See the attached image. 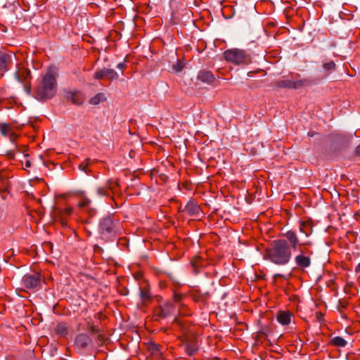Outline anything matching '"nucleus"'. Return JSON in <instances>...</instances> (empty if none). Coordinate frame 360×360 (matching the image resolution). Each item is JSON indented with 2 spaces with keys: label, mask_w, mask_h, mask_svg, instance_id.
Wrapping results in <instances>:
<instances>
[{
  "label": "nucleus",
  "mask_w": 360,
  "mask_h": 360,
  "mask_svg": "<svg viewBox=\"0 0 360 360\" xmlns=\"http://www.w3.org/2000/svg\"><path fill=\"white\" fill-rule=\"evenodd\" d=\"M25 87L26 91H27L28 94H30V91H31V89H30V87H27L26 86H25Z\"/></svg>",
  "instance_id": "obj_41"
},
{
  "label": "nucleus",
  "mask_w": 360,
  "mask_h": 360,
  "mask_svg": "<svg viewBox=\"0 0 360 360\" xmlns=\"http://www.w3.org/2000/svg\"><path fill=\"white\" fill-rule=\"evenodd\" d=\"M181 295L178 294H174V298L176 302H179L181 300Z\"/></svg>",
  "instance_id": "obj_37"
},
{
  "label": "nucleus",
  "mask_w": 360,
  "mask_h": 360,
  "mask_svg": "<svg viewBox=\"0 0 360 360\" xmlns=\"http://www.w3.org/2000/svg\"><path fill=\"white\" fill-rule=\"evenodd\" d=\"M225 60L237 65H248L252 63L250 53L243 49H230L224 52Z\"/></svg>",
  "instance_id": "obj_3"
},
{
  "label": "nucleus",
  "mask_w": 360,
  "mask_h": 360,
  "mask_svg": "<svg viewBox=\"0 0 360 360\" xmlns=\"http://www.w3.org/2000/svg\"><path fill=\"white\" fill-rule=\"evenodd\" d=\"M13 131V127L11 124L6 123H0V133L4 136H8Z\"/></svg>",
  "instance_id": "obj_19"
},
{
  "label": "nucleus",
  "mask_w": 360,
  "mask_h": 360,
  "mask_svg": "<svg viewBox=\"0 0 360 360\" xmlns=\"http://www.w3.org/2000/svg\"><path fill=\"white\" fill-rule=\"evenodd\" d=\"M5 155L8 160H13L15 158V150H8L6 151Z\"/></svg>",
  "instance_id": "obj_31"
},
{
  "label": "nucleus",
  "mask_w": 360,
  "mask_h": 360,
  "mask_svg": "<svg viewBox=\"0 0 360 360\" xmlns=\"http://www.w3.org/2000/svg\"><path fill=\"white\" fill-rule=\"evenodd\" d=\"M94 77L96 79H107L109 80H114L118 78V75L113 69L103 68L97 70L95 72Z\"/></svg>",
  "instance_id": "obj_10"
},
{
  "label": "nucleus",
  "mask_w": 360,
  "mask_h": 360,
  "mask_svg": "<svg viewBox=\"0 0 360 360\" xmlns=\"http://www.w3.org/2000/svg\"><path fill=\"white\" fill-rule=\"evenodd\" d=\"M278 278H283L284 279H287V277L285 275L281 274H276L274 276V278L276 280Z\"/></svg>",
  "instance_id": "obj_35"
},
{
  "label": "nucleus",
  "mask_w": 360,
  "mask_h": 360,
  "mask_svg": "<svg viewBox=\"0 0 360 360\" xmlns=\"http://www.w3.org/2000/svg\"><path fill=\"white\" fill-rule=\"evenodd\" d=\"M330 344L335 347H343L346 346L347 341L340 336H336L330 340Z\"/></svg>",
  "instance_id": "obj_20"
},
{
  "label": "nucleus",
  "mask_w": 360,
  "mask_h": 360,
  "mask_svg": "<svg viewBox=\"0 0 360 360\" xmlns=\"http://www.w3.org/2000/svg\"><path fill=\"white\" fill-rule=\"evenodd\" d=\"M198 79L207 84H212L215 80V77L210 71L202 70L199 72Z\"/></svg>",
  "instance_id": "obj_15"
},
{
  "label": "nucleus",
  "mask_w": 360,
  "mask_h": 360,
  "mask_svg": "<svg viewBox=\"0 0 360 360\" xmlns=\"http://www.w3.org/2000/svg\"><path fill=\"white\" fill-rule=\"evenodd\" d=\"M184 212H186L190 216L198 215L200 212L199 206L193 201H189L186 205Z\"/></svg>",
  "instance_id": "obj_17"
},
{
  "label": "nucleus",
  "mask_w": 360,
  "mask_h": 360,
  "mask_svg": "<svg viewBox=\"0 0 360 360\" xmlns=\"http://www.w3.org/2000/svg\"><path fill=\"white\" fill-rule=\"evenodd\" d=\"M13 64V55L0 51V75L7 72Z\"/></svg>",
  "instance_id": "obj_9"
},
{
  "label": "nucleus",
  "mask_w": 360,
  "mask_h": 360,
  "mask_svg": "<svg viewBox=\"0 0 360 360\" xmlns=\"http://www.w3.org/2000/svg\"><path fill=\"white\" fill-rule=\"evenodd\" d=\"M92 342L91 338L86 334H79L75 338V345L77 347L85 349Z\"/></svg>",
  "instance_id": "obj_12"
},
{
  "label": "nucleus",
  "mask_w": 360,
  "mask_h": 360,
  "mask_svg": "<svg viewBox=\"0 0 360 360\" xmlns=\"http://www.w3.org/2000/svg\"><path fill=\"white\" fill-rule=\"evenodd\" d=\"M312 252L307 248H299V253L295 257L297 268L304 269L311 265Z\"/></svg>",
  "instance_id": "obj_4"
},
{
  "label": "nucleus",
  "mask_w": 360,
  "mask_h": 360,
  "mask_svg": "<svg viewBox=\"0 0 360 360\" xmlns=\"http://www.w3.org/2000/svg\"><path fill=\"white\" fill-rule=\"evenodd\" d=\"M119 186V184L117 181H114L112 179L108 180L105 186L108 188V190L110 191L115 192L116 190V188Z\"/></svg>",
  "instance_id": "obj_24"
},
{
  "label": "nucleus",
  "mask_w": 360,
  "mask_h": 360,
  "mask_svg": "<svg viewBox=\"0 0 360 360\" xmlns=\"http://www.w3.org/2000/svg\"><path fill=\"white\" fill-rule=\"evenodd\" d=\"M11 142L14 143L18 138V135L13 131L11 134L8 136Z\"/></svg>",
  "instance_id": "obj_32"
},
{
  "label": "nucleus",
  "mask_w": 360,
  "mask_h": 360,
  "mask_svg": "<svg viewBox=\"0 0 360 360\" xmlns=\"http://www.w3.org/2000/svg\"><path fill=\"white\" fill-rule=\"evenodd\" d=\"M91 200L86 198L84 195V192H82L80 194V201L78 203V206L79 207H85L90 205Z\"/></svg>",
  "instance_id": "obj_23"
},
{
  "label": "nucleus",
  "mask_w": 360,
  "mask_h": 360,
  "mask_svg": "<svg viewBox=\"0 0 360 360\" xmlns=\"http://www.w3.org/2000/svg\"><path fill=\"white\" fill-rule=\"evenodd\" d=\"M92 331H93V332H95V331H96V329H94V328H92Z\"/></svg>",
  "instance_id": "obj_42"
},
{
  "label": "nucleus",
  "mask_w": 360,
  "mask_h": 360,
  "mask_svg": "<svg viewBox=\"0 0 360 360\" xmlns=\"http://www.w3.org/2000/svg\"><path fill=\"white\" fill-rule=\"evenodd\" d=\"M56 333L60 335H65L68 333V328L64 323H60L56 328Z\"/></svg>",
  "instance_id": "obj_21"
},
{
  "label": "nucleus",
  "mask_w": 360,
  "mask_h": 360,
  "mask_svg": "<svg viewBox=\"0 0 360 360\" xmlns=\"http://www.w3.org/2000/svg\"><path fill=\"white\" fill-rule=\"evenodd\" d=\"M16 79L20 82H24L30 78V71L23 65L19 63L15 72Z\"/></svg>",
  "instance_id": "obj_11"
},
{
  "label": "nucleus",
  "mask_w": 360,
  "mask_h": 360,
  "mask_svg": "<svg viewBox=\"0 0 360 360\" xmlns=\"http://www.w3.org/2000/svg\"><path fill=\"white\" fill-rule=\"evenodd\" d=\"M30 166H31V162H30V160H27L25 161V168H29V167H30Z\"/></svg>",
  "instance_id": "obj_38"
},
{
  "label": "nucleus",
  "mask_w": 360,
  "mask_h": 360,
  "mask_svg": "<svg viewBox=\"0 0 360 360\" xmlns=\"http://www.w3.org/2000/svg\"><path fill=\"white\" fill-rule=\"evenodd\" d=\"M173 312V306L171 304H166L161 306L156 312L159 318H166L170 316Z\"/></svg>",
  "instance_id": "obj_16"
},
{
  "label": "nucleus",
  "mask_w": 360,
  "mask_h": 360,
  "mask_svg": "<svg viewBox=\"0 0 360 360\" xmlns=\"http://www.w3.org/2000/svg\"><path fill=\"white\" fill-rule=\"evenodd\" d=\"M306 226H307L306 223H304V222H302V223L300 224V231H301V232L304 233H305V235H306L307 236H308L309 233H308L307 232H306V231H304V228H305Z\"/></svg>",
  "instance_id": "obj_34"
},
{
  "label": "nucleus",
  "mask_w": 360,
  "mask_h": 360,
  "mask_svg": "<svg viewBox=\"0 0 360 360\" xmlns=\"http://www.w3.org/2000/svg\"><path fill=\"white\" fill-rule=\"evenodd\" d=\"M292 314L288 311H279L276 314L277 321L283 325H288L291 321Z\"/></svg>",
  "instance_id": "obj_13"
},
{
  "label": "nucleus",
  "mask_w": 360,
  "mask_h": 360,
  "mask_svg": "<svg viewBox=\"0 0 360 360\" xmlns=\"http://www.w3.org/2000/svg\"><path fill=\"white\" fill-rule=\"evenodd\" d=\"M355 153L356 155H360V145L356 146V148L355 149Z\"/></svg>",
  "instance_id": "obj_39"
},
{
  "label": "nucleus",
  "mask_w": 360,
  "mask_h": 360,
  "mask_svg": "<svg viewBox=\"0 0 360 360\" xmlns=\"http://www.w3.org/2000/svg\"><path fill=\"white\" fill-rule=\"evenodd\" d=\"M140 296L144 303L150 300V293L147 285L140 287Z\"/></svg>",
  "instance_id": "obj_18"
},
{
  "label": "nucleus",
  "mask_w": 360,
  "mask_h": 360,
  "mask_svg": "<svg viewBox=\"0 0 360 360\" xmlns=\"http://www.w3.org/2000/svg\"><path fill=\"white\" fill-rule=\"evenodd\" d=\"M117 68L120 70H124L126 68V65L124 63H120L117 64Z\"/></svg>",
  "instance_id": "obj_36"
},
{
  "label": "nucleus",
  "mask_w": 360,
  "mask_h": 360,
  "mask_svg": "<svg viewBox=\"0 0 360 360\" xmlns=\"http://www.w3.org/2000/svg\"><path fill=\"white\" fill-rule=\"evenodd\" d=\"M105 95L103 94L99 93V94H96L95 96L92 97L90 99L89 103L91 105H98L101 101H105Z\"/></svg>",
  "instance_id": "obj_22"
},
{
  "label": "nucleus",
  "mask_w": 360,
  "mask_h": 360,
  "mask_svg": "<svg viewBox=\"0 0 360 360\" xmlns=\"http://www.w3.org/2000/svg\"><path fill=\"white\" fill-rule=\"evenodd\" d=\"M311 80L309 79H285L278 82V85L281 88L297 89L304 86L311 85Z\"/></svg>",
  "instance_id": "obj_6"
},
{
  "label": "nucleus",
  "mask_w": 360,
  "mask_h": 360,
  "mask_svg": "<svg viewBox=\"0 0 360 360\" xmlns=\"http://www.w3.org/2000/svg\"><path fill=\"white\" fill-rule=\"evenodd\" d=\"M72 207H67L65 208L63 212H62V217H63L64 216H69L72 214ZM61 224L63 226H66V222L65 221L64 219L63 218H61Z\"/></svg>",
  "instance_id": "obj_27"
},
{
  "label": "nucleus",
  "mask_w": 360,
  "mask_h": 360,
  "mask_svg": "<svg viewBox=\"0 0 360 360\" xmlns=\"http://www.w3.org/2000/svg\"><path fill=\"white\" fill-rule=\"evenodd\" d=\"M184 67V63L183 61L177 60V61L173 64L172 70L176 72H181Z\"/></svg>",
  "instance_id": "obj_25"
},
{
  "label": "nucleus",
  "mask_w": 360,
  "mask_h": 360,
  "mask_svg": "<svg viewBox=\"0 0 360 360\" xmlns=\"http://www.w3.org/2000/svg\"><path fill=\"white\" fill-rule=\"evenodd\" d=\"M42 281L41 275L39 273L27 274L22 278V284L27 289L37 290L41 287Z\"/></svg>",
  "instance_id": "obj_5"
},
{
  "label": "nucleus",
  "mask_w": 360,
  "mask_h": 360,
  "mask_svg": "<svg viewBox=\"0 0 360 360\" xmlns=\"http://www.w3.org/2000/svg\"><path fill=\"white\" fill-rule=\"evenodd\" d=\"M292 252L285 239L272 241L271 247L266 249L265 257L277 265H285L290 260Z\"/></svg>",
  "instance_id": "obj_1"
},
{
  "label": "nucleus",
  "mask_w": 360,
  "mask_h": 360,
  "mask_svg": "<svg viewBox=\"0 0 360 360\" xmlns=\"http://www.w3.org/2000/svg\"><path fill=\"white\" fill-rule=\"evenodd\" d=\"M88 165H89V162H82V163L79 165V169H80L81 170H82L83 172H84L87 173L86 167H87Z\"/></svg>",
  "instance_id": "obj_33"
},
{
  "label": "nucleus",
  "mask_w": 360,
  "mask_h": 360,
  "mask_svg": "<svg viewBox=\"0 0 360 360\" xmlns=\"http://www.w3.org/2000/svg\"><path fill=\"white\" fill-rule=\"evenodd\" d=\"M99 231L103 235H110L115 232V224L110 216L105 217L100 221Z\"/></svg>",
  "instance_id": "obj_8"
},
{
  "label": "nucleus",
  "mask_w": 360,
  "mask_h": 360,
  "mask_svg": "<svg viewBox=\"0 0 360 360\" xmlns=\"http://www.w3.org/2000/svg\"><path fill=\"white\" fill-rule=\"evenodd\" d=\"M97 194L99 196L103 197L107 196L109 195V191L106 188V186L104 187H98L96 190Z\"/></svg>",
  "instance_id": "obj_28"
},
{
  "label": "nucleus",
  "mask_w": 360,
  "mask_h": 360,
  "mask_svg": "<svg viewBox=\"0 0 360 360\" xmlns=\"http://www.w3.org/2000/svg\"><path fill=\"white\" fill-rule=\"evenodd\" d=\"M198 350V347L195 345H187L186 347V351L190 356L193 355Z\"/></svg>",
  "instance_id": "obj_26"
},
{
  "label": "nucleus",
  "mask_w": 360,
  "mask_h": 360,
  "mask_svg": "<svg viewBox=\"0 0 360 360\" xmlns=\"http://www.w3.org/2000/svg\"><path fill=\"white\" fill-rule=\"evenodd\" d=\"M283 236L286 238L287 243H289V247L290 249L297 250V248H302V246L304 245H310L311 243L309 242H306L303 243H300L299 238L294 231L290 230L287 232L283 233Z\"/></svg>",
  "instance_id": "obj_7"
},
{
  "label": "nucleus",
  "mask_w": 360,
  "mask_h": 360,
  "mask_svg": "<svg viewBox=\"0 0 360 360\" xmlns=\"http://www.w3.org/2000/svg\"><path fill=\"white\" fill-rule=\"evenodd\" d=\"M202 261L200 257H194L191 260V264L194 268L199 267L202 265Z\"/></svg>",
  "instance_id": "obj_30"
},
{
  "label": "nucleus",
  "mask_w": 360,
  "mask_h": 360,
  "mask_svg": "<svg viewBox=\"0 0 360 360\" xmlns=\"http://www.w3.org/2000/svg\"><path fill=\"white\" fill-rule=\"evenodd\" d=\"M67 98L73 104L81 105L84 101V94L80 91L70 92L67 94Z\"/></svg>",
  "instance_id": "obj_14"
},
{
  "label": "nucleus",
  "mask_w": 360,
  "mask_h": 360,
  "mask_svg": "<svg viewBox=\"0 0 360 360\" xmlns=\"http://www.w3.org/2000/svg\"><path fill=\"white\" fill-rule=\"evenodd\" d=\"M57 80L54 72L49 69L34 89V96L39 101L52 98L57 92Z\"/></svg>",
  "instance_id": "obj_2"
},
{
  "label": "nucleus",
  "mask_w": 360,
  "mask_h": 360,
  "mask_svg": "<svg viewBox=\"0 0 360 360\" xmlns=\"http://www.w3.org/2000/svg\"><path fill=\"white\" fill-rule=\"evenodd\" d=\"M355 271L356 273H360V263L356 266Z\"/></svg>",
  "instance_id": "obj_40"
},
{
  "label": "nucleus",
  "mask_w": 360,
  "mask_h": 360,
  "mask_svg": "<svg viewBox=\"0 0 360 360\" xmlns=\"http://www.w3.org/2000/svg\"><path fill=\"white\" fill-rule=\"evenodd\" d=\"M335 63L333 62V61H330L328 63H325L323 65V68L326 70H335Z\"/></svg>",
  "instance_id": "obj_29"
}]
</instances>
